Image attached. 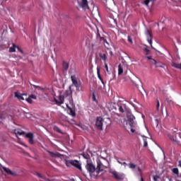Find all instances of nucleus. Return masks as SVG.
I'll return each instance as SVG.
<instances>
[{"label":"nucleus","instance_id":"f257e3e1","mask_svg":"<svg viewBox=\"0 0 181 181\" xmlns=\"http://www.w3.org/2000/svg\"><path fill=\"white\" fill-rule=\"evenodd\" d=\"M127 119L129 122V125L131 127V132L132 134H136V135H139L141 132H139V127L136 126V123H135V116L131 113V110L126 113Z\"/></svg>","mask_w":181,"mask_h":181},{"label":"nucleus","instance_id":"f03ea898","mask_svg":"<svg viewBox=\"0 0 181 181\" xmlns=\"http://www.w3.org/2000/svg\"><path fill=\"white\" fill-rule=\"evenodd\" d=\"M65 165L67 166V168H70V166H74V168H76V169L81 170H81H83V169L81 168V162L77 160H66Z\"/></svg>","mask_w":181,"mask_h":181},{"label":"nucleus","instance_id":"7ed1b4c3","mask_svg":"<svg viewBox=\"0 0 181 181\" xmlns=\"http://www.w3.org/2000/svg\"><path fill=\"white\" fill-rule=\"evenodd\" d=\"M177 135L178 136H180L179 134L175 132L168 134L169 139H170L172 142H173L174 145H180V141H179V139H177Z\"/></svg>","mask_w":181,"mask_h":181},{"label":"nucleus","instance_id":"20e7f679","mask_svg":"<svg viewBox=\"0 0 181 181\" xmlns=\"http://www.w3.org/2000/svg\"><path fill=\"white\" fill-rule=\"evenodd\" d=\"M117 107L119 112H122V114H124V112H126L127 114L130 111L129 109L127 107V105L121 102L117 103Z\"/></svg>","mask_w":181,"mask_h":181},{"label":"nucleus","instance_id":"39448f33","mask_svg":"<svg viewBox=\"0 0 181 181\" xmlns=\"http://www.w3.org/2000/svg\"><path fill=\"white\" fill-rule=\"evenodd\" d=\"M71 80L72 82V85L71 86L73 87V86H74L76 90H78V88H80V81L78 80V78H76V75H71Z\"/></svg>","mask_w":181,"mask_h":181},{"label":"nucleus","instance_id":"423d86ee","mask_svg":"<svg viewBox=\"0 0 181 181\" xmlns=\"http://www.w3.org/2000/svg\"><path fill=\"white\" fill-rule=\"evenodd\" d=\"M104 169H107V166L103 165L101 160H97V167H96V175L100 174V172H103Z\"/></svg>","mask_w":181,"mask_h":181},{"label":"nucleus","instance_id":"0eeeda50","mask_svg":"<svg viewBox=\"0 0 181 181\" xmlns=\"http://www.w3.org/2000/svg\"><path fill=\"white\" fill-rule=\"evenodd\" d=\"M86 169L90 173V175H93L94 172H97V168H95V165H94L91 163H88L86 165Z\"/></svg>","mask_w":181,"mask_h":181},{"label":"nucleus","instance_id":"6e6552de","mask_svg":"<svg viewBox=\"0 0 181 181\" xmlns=\"http://www.w3.org/2000/svg\"><path fill=\"white\" fill-rule=\"evenodd\" d=\"M78 5L80 8H82L84 11H87V9H90L88 6V1L87 0H81V1H78Z\"/></svg>","mask_w":181,"mask_h":181},{"label":"nucleus","instance_id":"1a4fd4ad","mask_svg":"<svg viewBox=\"0 0 181 181\" xmlns=\"http://www.w3.org/2000/svg\"><path fill=\"white\" fill-rule=\"evenodd\" d=\"M110 173L112 175V177L116 179V180H124V175L119 174L118 172L115 170L110 171Z\"/></svg>","mask_w":181,"mask_h":181},{"label":"nucleus","instance_id":"9d476101","mask_svg":"<svg viewBox=\"0 0 181 181\" xmlns=\"http://www.w3.org/2000/svg\"><path fill=\"white\" fill-rule=\"evenodd\" d=\"M103 122H104V119L101 117H97L95 121V127L100 131H103Z\"/></svg>","mask_w":181,"mask_h":181},{"label":"nucleus","instance_id":"9b49d317","mask_svg":"<svg viewBox=\"0 0 181 181\" xmlns=\"http://www.w3.org/2000/svg\"><path fill=\"white\" fill-rule=\"evenodd\" d=\"M145 35L147 37V41L148 42L149 45L152 47V39H153V35H152V32L149 30H146Z\"/></svg>","mask_w":181,"mask_h":181},{"label":"nucleus","instance_id":"f8f14e48","mask_svg":"<svg viewBox=\"0 0 181 181\" xmlns=\"http://www.w3.org/2000/svg\"><path fill=\"white\" fill-rule=\"evenodd\" d=\"M25 138H28L29 144L33 145L35 144V140L33 139V133L29 132L25 134Z\"/></svg>","mask_w":181,"mask_h":181},{"label":"nucleus","instance_id":"ddd939ff","mask_svg":"<svg viewBox=\"0 0 181 181\" xmlns=\"http://www.w3.org/2000/svg\"><path fill=\"white\" fill-rule=\"evenodd\" d=\"M54 100L55 101V104L57 105H62V104H64V96L59 95V100H57L56 98H54Z\"/></svg>","mask_w":181,"mask_h":181},{"label":"nucleus","instance_id":"4468645a","mask_svg":"<svg viewBox=\"0 0 181 181\" xmlns=\"http://www.w3.org/2000/svg\"><path fill=\"white\" fill-rule=\"evenodd\" d=\"M47 152L51 158H62V154L59 152L54 153L50 151H48Z\"/></svg>","mask_w":181,"mask_h":181},{"label":"nucleus","instance_id":"2eb2a0df","mask_svg":"<svg viewBox=\"0 0 181 181\" xmlns=\"http://www.w3.org/2000/svg\"><path fill=\"white\" fill-rule=\"evenodd\" d=\"M14 95L20 101H24L25 100V98H23V95H25V94H21L19 92H15L14 93Z\"/></svg>","mask_w":181,"mask_h":181},{"label":"nucleus","instance_id":"dca6fc26","mask_svg":"<svg viewBox=\"0 0 181 181\" xmlns=\"http://www.w3.org/2000/svg\"><path fill=\"white\" fill-rule=\"evenodd\" d=\"M69 63L66 61H63L62 62V71H67L69 70Z\"/></svg>","mask_w":181,"mask_h":181},{"label":"nucleus","instance_id":"f3484780","mask_svg":"<svg viewBox=\"0 0 181 181\" xmlns=\"http://www.w3.org/2000/svg\"><path fill=\"white\" fill-rule=\"evenodd\" d=\"M65 97H73V90H71V86H69V89L66 90Z\"/></svg>","mask_w":181,"mask_h":181},{"label":"nucleus","instance_id":"a211bd4d","mask_svg":"<svg viewBox=\"0 0 181 181\" xmlns=\"http://www.w3.org/2000/svg\"><path fill=\"white\" fill-rule=\"evenodd\" d=\"M2 169L7 173V175H11L12 176H15V173H13L9 168H6V167H2Z\"/></svg>","mask_w":181,"mask_h":181},{"label":"nucleus","instance_id":"6ab92c4d","mask_svg":"<svg viewBox=\"0 0 181 181\" xmlns=\"http://www.w3.org/2000/svg\"><path fill=\"white\" fill-rule=\"evenodd\" d=\"M153 64H155L156 67L158 68V67H160L161 69H163V64H160L159 62H157L156 60L155 59H153V62H152Z\"/></svg>","mask_w":181,"mask_h":181},{"label":"nucleus","instance_id":"aec40b11","mask_svg":"<svg viewBox=\"0 0 181 181\" xmlns=\"http://www.w3.org/2000/svg\"><path fill=\"white\" fill-rule=\"evenodd\" d=\"M98 37H99L100 42H103V43H106L107 45H110V44L108 43V41H107V40H105V38L101 37V35H100V33H98L97 38L98 39Z\"/></svg>","mask_w":181,"mask_h":181},{"label":"nucleus","instance_id":"412c9836","mask_svg":"<svg viewBox=\"0 0 181 181\" xmlns=\"http://www.w3.org/2000/svg\"><path fill=\"white\" fill-rule=\"evenodd\" d=\"M99 57H100V59H102V60H103L104 63H107V54L100 53Z\"/></svg>","mask_w":181,"mask_h":181},{"label":"nucleus","instance_id":"4be33fe9","mask_svg":"<svg viewBox=\"0 0 181 181\" xmlns=\"http://www.w3.org/2000/svg\"><path fill=\"white\" fill-rule=\"evenodd\" d=\"M66 107L68 110H69L70 115H71V117H76V112L73 110L71 107H69V105H66Z\"/></svg>","mask_w":181,"mask_h":181},{"label":"nucleus","instance_id":"5701e85b","mask_svg":"<svg viewBox=\"0 0 181 181\" xmlns=\"http://www.w3.org/2000/svg\"><path fill=\"white\" fill-rule=\"evenodd\" d=\"M122 73H124V67L122 66V65L119 64V66H118V75L121 76V74H122Z\"/></svg>","mask_w":181,"mask_h":181},{"label":"nucleus","instance_id":"b1692460","mask_svg":"<svg viewBox=\"0 0 181 181\" xmlns=\"http://www.w3.org/2000/svg\"><path fill=\"white\" fill-rule=\"evenodd\" d=\"M171 172H172L174 175H176V176H177V177H179V168H172V169H171Z\"/></svg>","mask_w":181,"mask_h":181},{"label":"nucleus","instance_id":"393cba45","mask_svg":"<svg viewBox=\"0 0 181 181\" xmlns=\"http://www.w3.org/2000/svg\"><path fill=\"white\" fill-rule=\"evenodd\" d=\"M14 134L16 135H25V132L23 130H14Z\"/></svg>","mask_w":181,"mask_h":181},{"label":"nucleus","instance_id":"a878e982","mask_svg":"<svg viewBox=\"0 0 181 181\" xmlns=\"http://www.w3.org/2000/svg\"><path fill=\"white\" fill-rule=\"evenodd\" d=\"M16 47H17L16 45L13 44V47H10V49H9V52L10 53H15V52H16Z\"/></svg>","mask_w":181,"mask_h":181},{"label":"nucleus","instance_id":"bb28decb","mask_svg":"<svg viewBox=\"0 0 181 181\" xmlns=\"http://www.w3.org/2000/svg\"><path fill=\"white\" fill-rule=\"evenodd\" d=\"M128 166H129V169H135V168H136V164H134L133 163H129L128 164Z\"/></svg>","mask_w":181,"mask_h":181},{"label":"nucleus","instance_id":"cd10ccee","mask_svg":"<svg viewBox=\"0 0 181 181\" xmlns=\"http://www.w3.org/2000/svg\"><path fill=\"white\" fill-rule=\"evenodd\" d=\"M143 141H144V147L146 148L148 146V140L146 137L144 136Z\"/></svg>","mask_w":181,"mask_h":181},{"label":"nucleus","instance_id":"c85d7f7f","mask_svg":"<svg viewBox=\"0 0 181 181\" xmlns=\"http://www.w3.org/2000/svg\"><path fill=\"white\" fill-rule=\"evenodd\" d=\"M54 130L56 131V132H58L59 134H62V129L59 128L57 126L54 127Z\"/></svg>","mask_w":181,"mask_h":181},{"label":"nucleus","instance_id":"c756f323","mask_svg":"<svg viewBox=\"0 0 181 181\" xmlns=\"http://www.w3.org/2000/svg\"><path fill=\"white\" fill-rule=\"evenodd\" d=\"M97 74L99 80H101V78H103L101 77V74H100V67H97Z\"/></svg>","mask_w":181,"mask_h":181},{"label":"nucleus","instance_id":"7c9ffc66","mask_svg":"<svg viewBox=\"0 0 181 181\" xmlns=\"http://www.w3.org/2000/svg\"><path fill=\"white\" fill-rule=\"evenodd\" d=\"M104 64H105V69L107 74H110V70L108 69V64H107V62H105Z\"/></svg>","mask_w":181,"mask_h":181},{"label":"nucleus","instance_id":"2f4dec72","mask_svg":"<svg viewBox=\"0 0 181 181\" xmlns=\"http://www.w3.org/2000/svg\"><path fill=\"white\" fill-rule=\"evenodd\" d=\"M127 40L129 43H131V45H132V43H134V41H132V37H131V36H128L127 37Z\"/></svg>","mask_w":181,"mask_h":181},{"label":"nucleus","instance_id":"473e14b6","mask_svg":"<svg viewBox=\"0 0 181 181\" xmlns=\"http://www.w3.org/2000/svg\"><path fill=\"white\" fill-rule=\"evenodd\" d=\"M69 104L72 106L74 107V101L73 100V97L71 98L69 100Z\"/></svg>","mask_w":181,"mask_h":181},{"label":"nucleus","instance_id":"72a5a7b5","mask_svg":"<svg viewBox=\"0 0 181 181\" xmlns=\"http://www.w3.org/2000/svg\"><path fill=\"white\" fill-rule=\"evenodd\" d=\"M35 175L37 176V177H40V179H45V177L39 173H36Z\"/></svg>","mask_w":181,"mask_h":181},{"label":"nucleus","instance_id":"f704fd0d","mask_svg":"<svg viewBox=\"0 0 181 181\" xmlns=\"http://www.w3.org/2000/svg\"><path fill=\"white\" fill-rule=\"evenodd\" d=\"M26 101L28 102L29 104H32V103H33V100H32V99L30 97L26 98Z\"/></svg>","mask_w":181,"mask_h":181},{"label":"nucleus","instance_id":"c9c22d12","mask_svg":"<svg viewBox=\"0 0 181 181\" xmlns=\"http://www.w3.org/2000/svg\"><path fill=\"white\" fill-rule=\"evenodd\" d=\"M16 49L20 52V53H22V54H23V50H22V49H21L19 46H17Z\"/></svg>","mask_w":181,"mask_h":181},{"label":"nucleus","instance_id":"e433bc0d","mask_svg":"<svg viewBox=\"0 0 181 181\" xmlns=\"http://www.w3.org/2000/svg\"><path fill=\"white\" fill-rule=\"evenodd\" d=\"M159 107H160V103H159V100H157V105H156V108H157L158 111L159 110Z\"/></svg>","mask_w":181,"mask_h":181},{"label":"nucleus","instance_id":"4c0bfd02","mask_svg":"<svg viewBox=\"0 0 181 181\" xmlns=\"http://www.w3.org/2000/svg\"><path fill=\"white\" fill-rule=\"evenodd\" d=\"M150 2H151V0H146V1H144V4H145V5H146V6H148V5H149Z\"/></svg>","mask_w":181,"mask_h":181},{"label":"nucleus","instance_id":"58836bf2","mask_svg":"<svg viewBox=\"0 0 181 181\" xmlns=\"http://www.w3.org/2000/svg\"><path fill=\"white\" fill-rule=\"evenodd\" d=\"M29 97L30 98L31 100H32V99H33V100H36V98H36V95H30Z\"/></svg>","mask_w":181,"mask_h":181},{"label":"nucleus","instance_id":"ea45409f","mask_svg":"<svg viewBox=\"0 0 181 181\" xmlns=\"http://www.w3.org/2000/svg\"><path fill=\"white\" fill-rule=\"evenodd\" d=\"M153 180L154 181H158V179H159V176L158 175H154L153 177Z\"/></svg>","mask_w":181,"mask_h":181},{"label":"nucleus","instance_id":"a19ab883","mask_svg":"<svg viewBox=\"0 0 181 181\" xmlns=\"http://www.w3.org/2000/svg\"><path fill=\"white\" fill-rule=\"evenodd\" d=\"M92 100L93 101H97V98H95V94L94 93H93Z\"/></svg>","mask_w":181,"mask_h":181},{"label":"nucleus","instance_id":"79ce46f5","mask_svg":"<svg viewBox=\"0 0 181 181\" xmlns=\"http://www.w3.org/2000/svg\"><path fill=\"white\" fill-rule=\"evenodd\" d=\"M3 120H4V116H2L1 114H0V124L1 122H2Z\"/></svg>","mask_w":181,"mask_h":181},{"label":"nucleus","instance_id":"37998d69","mask_svg":"<svg viewBox=\"0 0 181 181\" xmlns=\"http://www.w3.org/2000/svg\"><path fill=\"white\" fill-rule=\"evenodd\" d=\"M106 122H109V124H111V119L110 118L105 119Z\"/></svg>","mask_w":181,"mask_h":181},{"label":"nucleus","instance_id":"c03bdc74","mask_svg":"<svg viewBox=\"0 0 181 181\" xmlns=\"http://www.w3.org/2000/svg\"><path fill=\"white\" fill-rule=\"evenodd\" d=\"M144 52H146V54L149 53V50L148 49V48H144Z\"/></svg>","mask_w":181,"mask_h":181},{"label":"nucleus","instance_id":"a18cd8bd","mask_svg":"<svg viewBox=\"0 0 181 181\" xmlns=\"http://www.w3.org/2000/svg\"><path fill=\"white\" fill-rule=\"evenodd\" d=\"M122 165H123V166H124V168H127V166H128V164L125 162H124Z\"/></svg>","mask_w":181,"mask_h":181},{"label":"nucleus","instance_id":"49530a36","mask_svg":"<svg viewBox=\"0 0 181 181\" xmlns=\"http://www.w3.org/2000/svg\"><path fill=\"white\" fill-rule=\"evenodd\" d=\"M137 170H138V172H142V169H141V168H139V167H137Z\"/></svg>","mask_w":181,"mask_h":181},{"label":"nucleus","instance_id":"de8ad7c7","mask_svg":"<svg viewBox=\"0 0 181 181\" xmlns=\"http://www.w3.org/2000/svg\"><path fill=\"white\" fill-rule=\"evenodd\" d=\"M148 60H152L153 62V59H152L151 57H146Z\"/></svg>","mask_w":181,"mask_h":181},{"label":"nucleus","instance_id":"09e8293b","mask_svg":"<svg viewBox=\"0 0 181 181\" xmlns=\"http://www.w3.org/2000/svg\"><path fill=\"white\" fill-rule=\"evenodd\" d=\"M178 167H179V168H181V160H179V161H178Z\"/></svg>","mask_w":181,"mask_h":181},{"label":"nucleus","instance_id":"8fccbe9b","mask_svg":"<svg viewBox=\"0 0 181 181\" xmlns=\"http://www.w3.org/2000/svg\"><path fill=\"white\" fill-rule=\"evenodd\" d=\"M100 81H101L102 84H104V80L102 78L100 79Z\"/></svg>","mask_w":181,"mask_h":181},{"label":"nucleus","instance_id":"3c124183","mask_svg":"<svg viewBox=\"0 0 181 181\" xmlns=\"http://www.w3.org/2000/svg\"><path fill=\"white\" fill-rule=\"evenodd\" d=\"M100 81H101L102 84H104V80L102 78L100 79Z\"/></svg>","mask_w":181,"mask_h":181},{"label":"nucleus","instance_id":"603ef678","mask_svg":"<svg viewBox=\"0 0 181 181\" xmlns=\"http://www.w3.org/2000/svg\"><path fill=\"white\" fill-rule=\"evenodd\" d=\"M100 81H101L102 84H104V80L102 78L100 79Z\"/></svg>","mask_w":181,"mask_h":181},{"label":"nucleus","instance_id":"864d4df0","mask_svg":"<svg viewBox=\"0 0 181 181\" xmlns=\"http://www.w3.org/2000/svg\"><path fill=\"white\" fill-rule=\"evenodd\" d=\"M83 158H84L85 159H88V156H86V155H83Z\"/></svg>","mask_w":181,"mask_h":181},{"label":"nucleus","instance_id":"5fc2aeb1","mask_svg":"<svg viewBox=\"0 0 181 181\" xmlns=\"http://www.w3.org/2000/svg\"><path fill=\"white\" fill-rule=\"evenodd\" d=\"M34 87H35V88H40V86H35V85H34Z\"/></svg>","mask_w":181,"mask_h":181},{"label":"nucleus","instance_id":"6e6d98bb","mask_svg":"<svg viewBox=\"0 0 181 181\" xmlns=\"http://www.w3.org/2000/svg\"><path fill=\"white\" fill-rule=\"evenodd\" d=\"M110 56H112V54H112V51H110Z\"/></svg>","mask_w":181,"mask_h":181},{"label":"nucleus","instance_id":"4d7b16f0","mask_svg":"<svg viewBox=\"0 0 181 181\" xmlns=\"http://www.w3.org/2000/svg\"><path fill=\"white\" fill-rule=\"evenodd\" d=\"M118 163H119V165H122L123 163H122L121 161L118 160Z\"/></svg>","mask_w":181,"mask_h":181},{"label":"nucleus","instance_id":"13d9d810","mask_svg":"<svg viewBox=\"0 0 181 181\" xmlns=\"http://www.w3.org/2000/svg\"><path fill=\"white\" fill-rule=\"evenodd\" d=\"M156 0H150V2H156Z\"/></svg>","mask_w":181,"mask_h":181},{"label":"nucleus","instance_id":"bf43d9fd","mask_svg":"<svg viewBox=\"0 0 181 181\" xmlns=\"http://www.w3.org/2000/svg\"><path fill=\"white\" fill-rule=\"evenodd\" d=\"M140 181H145V180H144V178L141 177V180H140Z\"/></svg>","mask_w":181,"mask_h":181},{"label":"nucleus","instance_id":"052dcab7","mask_svg":"<svg viewBox=\"0 0 181 181\" xmlns=\"http://www.w3.org/2000/svg\"><path fill=\"white\" fill-rule=\"evenodd\" d=\"M115 24L117 25V20H114Z\"/></svg>","mask_w":181,"mask_h":181},{"label":"nucleus","instance_id":"680f3d73","mask_svg":"<svg viewBox=\"0 0 181 181\" xmlns=\"http://www.w3.org/2000/svg\"><path fill=\"white\" fill-rule=\"evenodd\" d=\"M181 177V173L180 174L179 177Z\"/></svg>","mask_w":181,"mask_h":181},{"label":"nucleus","instance_id":"e2e57ef3","mask_svg":"<svg viewBox=\"0 0 181 181\" xmlns=\"http://www.w3.org/2000/svg\"><path fill=\"white\" fill-rule=\"evenodd\" d=\"M175 181H180V180H176Z\"/></svg>","mask_w":181,"mask_h":181},{"label":"nucleus","instance_id":"0e129e2a","mask_svg":"<svg viewBox=\"0 0 181 181\" xmlns=\"http://www.w3.org/2000/svg\"><path fill=\"white\" fill-rule=\"evenodd\" d=\"M48 181H50L49 179H47Z\"/></svg>","mask_w":181,"mask_h":181},{"label":"nucleus","instance_id":"69168bd1","mask_svg":"<svg viewBox=\"0 0 181 181\" xmlns=\"http://www.w3.org/2000/svg\"><path fill=\"white\" fill-rule=\"evenodd\" d=\"M170 181H172V180H170Z\"/></svg>","mask_w":181,"mask_h":181}]
</instances>
